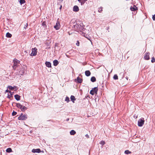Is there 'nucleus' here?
<instances>
[{
	"mask_svg": "<svg viewBox=\"0 0 155 155\" xmlns=\"http://www.w3.org/2000/svg\"><path fill=\"white\" fill-rule=\"evenodd\" d=\"M74 28L75 30L77 31H81L84 28V26L82 23L80 24L78 23L74 25Z\"/></svg>",
	"mask_w": 155,
	"mask_h": 155,
	"instance_id": "f257e3e1",
	"label": "nucleus"
},
{
	"mask_svg": "<svg viewBox=\"0 0 155 155\" xmlns=\"http://www.w3.org/2000/svg\"><path fill=\"white\" fill-rule=\"evenodd\" d=\"M19 61L16 59H15L13 60L14 65L13 66V69H15L16 68L18 64L19 63Z\"/></svg>",
	"mask_w": 155,
	"mask_h": 155,
	"instance_id": "f03ea898",
	"label": "nucleus"
},
{
	"mask_svg": "<svg viewBox=\"0 0 155 155\" xmlns=\"http://www.w3.org/2000/svg\"><path fill=\"white\" fill-rule=\"evenodd\" d=\"M98 90L97 88V87H95L92 89L90 91V93L92 95H94V94H97Z\"/></svg>",
	"mask_w": 155,
	"mask_h": 155,
	"instance_id": "7ed1b4c3",
	"label": "nucleus"
},
{
	"mask_svg": "<svg viewBox=\"0 0 155 155\" xmlns=\"http://www.w3.org/2000/svg\"><path fill=\"white\" fill-rule=\"evenodd\" d=\"M144 119L143 118L140 119L138 121V125L139 127H142L144 124Z\"/></svg>",
	"mask_w": 155,
	"mask_h": 155,
	"instance_id": "20e7f679",
	"label": "nucleus"
},
{
	"mask_svg": "<svg viewBox=\"0 0 155 155\" xmlns=\"http://www.w3.org/2000/svg\"><path fill=\"white\" fill-rule=\"evenodd\" d=\"M27 118V115L26 114H21L18 117L19 120H25Z\"/></svg>",
	"mask_w": 155,
	"mask_h": 155,
	"instance_id": "39448f33",
	"label": "nucleus"
},
{
	"mask_svg": "<svg viewBox=\"0 0 155 155\" xmlns=\"http://www.w3.org/2000/svg\"><path fill=\"white\" fill-rule=\"evenodd\" d=\"M37 49L36 48H32V52L30 54L31 56H35L37 54Z\"/></svg>",
	"mask_w": 155,
	"mask_h": 155,
	"instance_id": "423d86ee",
	"label": "nucleus"
},
{
	"mask_svg": "<svg viewBox=\"0 0 155 155\" xmlns=\"http://www.w3.org/2000/svg\"><path fill=\"white\" fill-rule=\"evenodd\" d=\"M60 27L61 25L59 21L58 20L55 25L54 26V27L56 30H58L60 28Z\"/></svg>",
	"mask_w": 155,
	"mask_h": 155,
	"instance_id": "0eeeda50",
	"label": "nucleus"
},
{
	"mask_svg": "<svg viewBox=\"0 0 155 155\" xmlns=\"http://www.w3.org/2000/svg\"><path fill=\"white\" fill-rule=\"evenodd\" d=\"M150 53L149 52H147L145 54L144 56V59L146 60H149L150 59L149 57Z\"/></svg>",
	"mask_w": 155,
	"mask_h": 155,
	"instance_id": "6e6552de",
	"label": "nucleus"
},
{
	"mask_svg": "<svg viewBox=\"0 0 155 155\" xmlns=\"http://www.w3.org/2000/svg\"><path fill=\"white\" fill-rule=\"evenodd\" d=\"M41 151L40 149H33L32 150V152L34 153H39L41 152Z\"/></svg>",
	"mask_w": 155,
	"mask_h": 155,
	"instance_id": "1a4fd4ad",
	"label": "nucleus"
},
{
	"mask_svg": "<svg viewBox=\"0 0 155 155\" xmlns=\"http://www.w3.org/2000/svg\"><path fill=\"white\" fill-rule=\"evenodd\" d=\"M73 10L74 12H77L79 11V8L78 6L77 5H75L73 8Z\"/></svg>",
	"mask_w": 155,
	"mask_h": 155,
	"instance_id": "9d476101",
	"label": "nucleus"
},
{
	"mask_svg": "<svg viewBox=\"0 0 155 155\" xmlns=\"http://www.w3.org/2000/svg\"><path fill=\"white\" fill-rule=\"evenodd\" d=\"M45 64L46 67L48 68L51 67V64L50 62L46 61V62Z\"/></svg>",
	"mask_w": 155,
	"mask_h": 155,
	"instance_id": "9b49d317",
	"label": "nucleus"
},
{
	"mask_svg": "<svg viewBox=\"0 0 155 155\" xmlns=\"http://www.w3.org/2000/svg\"><path fill=\"white\" fill-rule=\"evenodd\" d=\"M77 80L78 83H81L82 82V79H81L80 78L78 77L77 78Z\"/></svg>",
	"mask_w": 155,
	"mask_h": 155,
	"instance_id": "f8f14e48",
	"label": "nucleus"
},
{
	"mask_svg": "<svg viewBox=\"0 0 155 155\" xmlns=\"http://www.w3.org/2000/svg\"><path fill=\"white\" fill-rule=\"evenodd\" d=\"M130 9L132 11H135L137 10V8L136 6L134 5L133 7H131Z\"/></svg>",
	"mask_w": 155,
	"mask_h": 155,
	"instance_id": "ddd939ff",
	"label": "nucleus"
},
{
	"mask_svg": "<svg viewBox=\"0 0 155 155\" xmlns=\"http://www.w3.org/2000/svg\"><path fill=\"white\" fill-rule=\"evenodd\" d=\"M14 97H15V98L16 100L17 101H19L20 100V96H19V95L18 94L15 95L14 96Z\"/></svg>",
	"mask_w": 155,
	"mask_h": 155,
	"instance_id": "4468645a",
	"label": "nucleus"
},
{
	"mask_svg": "<svg viewBox=\"0 0 155 155\" xmlns=\"http://www.w3.org/2000/svg\"><path fill=\"white\" fill-rule=\"evenodd\" d=\"M85 75L88 77L90 75L91 72L89 71H86L85 72Z\"/></svg>",
	"mask_w": 155,
	"mask_h": 155,
	"instance_id": "2eb2a0df",
	"label": "nucleus"
},
{
	"mask_svg": "<svg viewBox=\"0 0 155 155\" xmlns=\"http://www.w3.org/2000/svg\"><path fill=\"white\" fill-rule=\"evenodd\" d=\"M53 64L54 66H57L58 64V61L57 60H55L53 61Z\"/></svg>",
	"mask_w": 155,
	"mask_h": 155,
	"instance_id": "dca6fc26",
	"label": "nucleus"
},
{
	"mask_svg": "<svg viewBox=\"0 0 155 155\" xmlns=\"http://www.w3.org/2000/svg\"><path fill=\"white\" fill-rule=\"evenodd\" d=\"M71 100L73 103L74 102V101L76 100L75 97L73 95H71L70 97Z\"/></svg>",
	"mask_w": 155,
	"mask_h": 155,
	"instance_id": "f3484780",
	"label": "nucleus"
},
{
	"mask_svg": "<svg viewBox=\"0 0 155 155\" xmlns=\"http://www.w3.org/2000/svg\"><path fill=\"white\" fill-rule=\"evenodd\" d=\"M21 70L19 71V73L21 75H22L24 73V69L23 68H21Z\"/></svg>",
	"mask_w": 155,
	"mask_h": 155,
	"instance_id": "a211bd4d",
	"label": "nucleus"
},
{
	"mask_svg": "<svg viewBox=\"0 0 155 155\" xmlns=\"http://www.w3.org/2000/svg\"><path fill=\"white\" fill-rule=\"evenodd\" d=\"M42 25L44 28V29H45L47 27V26L46 25V22L45 21H43L42 23Z\"/></svg>",
	"mask_w": 155,
	"mask_h": 155,
	"instance_id": "6ab92c4d",
	"label": "nucleus"
},
{
	"mask_svg": "<svg viewBox=\"0 0 155 155\" xmlns=\"http://www.w3.org/2000/svg\"><path fill=\"white\" fill-rule=\"evenodd\" d=\"M91 80L92 82H94L96 81V78L94 76L92 77L91 79Z\"/></svg>",
	"mask_w": 155,
	"mask_h": 155,
	"instance_id": "aec40b11",
	"label": "nucleus"
},
{
	"mask_svg": "<svg viewBox=\"0 0 155 155\" xmlns=\"http://www.w3.org/2000/svg\"><path fill=\"white\" fill-rule=\"evenodd\" d=\"M76 132L74 130H72L70 132V134L71 135H74L76 134Z\"/></svg>",
	"mask_w": 155,
	"mask_h": 155,
	"instance_id": "412c9836",
	"label": "nucleus"
},
{
	"mask_svg": "<svg viewBox=\"0 0 155 155\" xmlns=\"http://www.w3.org/2000/svg\"><path fill=\"white\" fill-rule=\"evenodd\" d=\"M27 109V107H26L25 106L22 105V107H21V110L23 111H24L25 110H26Z\"/></svg>",
	"mask_w": 155,
	"mask_h": 155,
	"instance_id": "4be33fe9",
	"label": "nucleus"
},
{
	"mask_svg": "<svg viewBox=\"0 0 155 155\" xmlns=\"http://www.w3.org/2000/svg\"><path fill=\"white\" fill-rule=\"evenodd\" d=\"M6 152L8 153H10L12 151V149L10 148H8L6 150Z\"/></svg>",
	"mask_w": 155,
	"mask_h": 155,
	"instance_id": "5701e85b",
	"label": "nucleus"
},
{
	"mask_svg": "<svg viewBox=\"0 0 155 155\" xmlns=\"http://www.w3.org/2000/svg\"><path fill=\"white\" fill-rule=\"evenodd\" d=\"M12 36V35L9 32L7 33L6 34V37L7 38H11Z\"/></svg>",
	"mask_w": 155,
	"mask_h": 155,
	"instance_id": "b1692460",
	"label": "nucleus"
},
{
	"mask_svg": "<svg viewBox=\"0 0 155 155\" xmlns=\"http://www.w3.org/2000/svg\"><path fill=\"white\" fill-rule=\"evenodd\" d=\"M16 107L21 109V107H22V105H21L20 104L18 103L16 104Z\"/></svg>",
	"mask_w": 155,
	"mask_h": 155,
	"instance_id": "393cba45",
	"label": "nucleus"
},
{
	"mask_svg": "<svg viewBox=\"0 0 155 155\" xmlns=\"http://www.w3.org/2000/svg\"><path fill=\"white\" fill-rule=\"evenodd\" d=\"M124 153L126 154H128L131 153V152L129 150H126L125 151Z\"/></svg>",
	"mask_w": 155,
	"mask_h": 155,
	"instance_id": "a878e982",
	"label": "nucleus"
},
{
	"mask_svg": "<svg viewBox=\"0 0 155 155\" xmlns=\"http://www.w3.org/2000/svg\"><path fill=\"white\" fill-rule=\"evenodd\" d=\"M113 78L114 80H117L118 79V77L117 75L115 74L113 77Z\"/></svg>",
	"mask_w": 155,
	"mask_h": 155,
	"instance_id": "bb28decb",
	"label": "nucleus"
},
{
	"mask_svg": "<svg viewBox=\"0 0 155 155\" xmlns=\"http://www.w3.org/2000/svg\"><path fill=\"white\" fill-rule=\"evenodd\" d=\"M25 0H20V3L21 5L22 4H24L25 3Z\"/></svg>",
	"mask_w": 155,
	"mask_h": 155,
	"instance_id": "cd10ccee",
	"label": "nucleus"
},
{
	"mask_svg": "<svg viewBox=\"0 0 155 155\" xmlns=\"http://www.w3.org/2000/svg\"><path fill=\"white\" fill-rule=\"evenodd\" d=\"M65 101H66L67 102H68L70 101L69 98L68 97H66L65 98Z\"/></svg>",
	"mask_w": 155,
	"mask_h": 155,
	"instance_id": "c85d7f7f",
	"label": "nucleus"
},
{
	"mask_svg": "<svg viewBox=\"0 0 155 155\" xmlns=\"http://www.w3.org/2000/svg\"><path fill=\"white\" fill-rule=\"evenodd\" d=\"M8 88L9 90H13L14 89V87H13L12 86H8Z\"/></svg>",
	"mask_w": 155,
	"mask_h": 155,
	"instance_id": "c756f323",
	"label": "nucleus"
},
{
	"mask_svg": "<svg viewBox=\"0 0 155 155\" xmlns=\"http://www.w3.org/2000/svg\"><path fill=\"white\" fill-rule=\"evenodd\" d=\"M151 62L152 63H153L155 62V58L154 57H153L152 58V59L151 60Z\"/></svg>",
	"mask_w": 155,
	"mask_h": 155,
	"instance_id": "7c9ffc66",
	"label": "nucleus"
},
{
	"mask_svg": "<svg viewBox=\"0 0 155 155\" xmlns=\"http://www.w3.org/2000/svg\"><path fill=\"white\" fill-rule=\"evenodd\" d=\"M105 143L104 141L102 140L101 141L100 143L102 145H103L105 144Z\"/></svg>",
	"mask_w": 155,
	"mask_h": 155,
	"instance_id": "2f4dec72",
	"label": "nucleus"
},
{
	"mask_svg": "<svg viewBox=\"0 0 155 155\" xmlns=\"http://www.w3.org/2000/svg\"><path fill=\"white\" fill-rule=\"evenodd\" d=\"M102 11V8H99L98 11L99 12H101Z\"/></svg>",
	"mask_w": 155,
	"mask_h": 155,
	"instance_id": "473e14b6",
	"label": "nucleus"
},
{
	"mask_svg": "<svg viewBox=\"0 0 155 155\" xmlns=\"http://www.w3.org/2000/svg\"><path fill=\"white\" fill-rule=\"evenodd\" d=\"M17 114V113L16 112L13 111L12 113V115L13 116H15Z\"/></svg>",
	"mask_w": 155,
	"mask_h": 155,
	"instance_id": "72a5a7b5",
	"label": "nucleus"
},
{
	"mask_svg": "<svg viewBox=\"0 0 155 155\" xmlns=\"http://www.w3.org/2000/svg\"><path fill=\"white\" fill-rule=\"evenodd\" d=\"M79 2L81 3V5H82L84 4L85 2L84 1H81V2Z\"/></svg>",
	"mask_w": 155,
	"mask_h": 155,
	"instance_id": "f704fd0d",
	"label": "nucleus"
},
{
	"mask_svg": "<svg viewBox=\"0 0 155 155\" xmlns=\"http://www.w3.org/2000/svg\"><path fill=\"white\" fill-rule=\"evenodd\" d=\"M5 91H6V92H9V93H11V95H12V94L11 93V91H9V90H6Z\"/></svg>",
	"mask_w": 155,
	"mask_h": 155,
	"instance_id": "c9c22d12",
	"label": "nucleus"
},
{
	"mask_svg": "<svg viewBox=\"0 0 155 155\" xmlns=\"http://www.w3.org/2000/svg\"><path fill=\"white\" fill-rule=\"evenodd\" d=\"M152 19L153 20L155 21V15H154L153 16Z\"/></svg>",
	"mask_w": 155,
	"mask_h": 155,
	"instance_id": "e433bc0d",
	"label": "nucleus"
},
{
	"mask_svg": "<svg viewBox=\"0 0 155 155\" xmlns=\"http://www.w3.org/2000/svg\"><path fill=\"white\" fill-rule=\"evenodd\" d=\"M28 25V24H27H27H26V25H25V26H24V29H26L27 28V27Z\"/></svg>",
	"mask_w": 155,
	"mask_h": 155,
	"instance_id": "4c0bfd02",
	"label": "nucleus"
},
{
	"mask_svg": "<svg viewBox=\"0 0 155 155\" xmlns=\"http://www.w3.org/2000/svg\"><path fill=\"white\" fill-rule=\"evenodd\" d=\"M79 41H78L76 43V45L78 46H79Z\"/></svg>",
	"mask_w": 155,
	"mask_h": 155,
	"instance_id": "58836bf2",
	"label": "nucleus"
},
{
	"mask_svg": "<svg viewBox=\"0 0 155 155\" xmlns=\"http://www.w3.org/2000/svg\"><path fill=\"white\" fill-rule=\"evenodd\" d=\"M13 87H14L13 90H14L15 91H16L17 90V88H16V87L14 86Z\"/></svg>",
	"mask_w": 155,
	"mask_h": 155,
	"instance_id": "ea45409f",
	"label": "nucleus"
},
{
	"mask_svg": "<svg viewBox=\"0 0 155 155\" xmlns=\"http://www.w3.org/2000/svg\"><path fill=\"white\" fill-rule=\"evenodd\" d=\"M85 136L87 138H89V136L87 134H86Z\"/></svg>",
	"mask_w": 155,
	"mask_h": 155,
	"instance_id": "a19ab883",
	"label": "nucleus"
},
{
	"mask_svg": "<svg viewBox=\"0 0 155 155\" xmlns=\"http://www.w3.org/2000/svg\"><path fill=\"white\" fill-rule=\"evenodd\" d=\"M126 79H127V80H128V77H126Z\"/></svg>",
	"mask_w": 155,
	"mask_h": 155,
	"instance_id": "79ce46f5",
	"label": "nucleus"
},
{
	"mask_svg": "<svg viewBox=\"0 0 155 155\" xmlns=\"http://www.w3.org/2000/svg\"><path fill=\"white\" fill-rule=\"evenodd\" d=\"M69 120V118H67V119H66V120L67 121H68Z\"/></svg>",
	"mask_w": 155,
	"mask_h": 155,
	"instance_id": "37998d69",
	"label": "nucleus"
},
{
	"mask_svg": "<svg viewBox=\"0 0 155 155\" xmlns=\"http://www.w3.org/2000/svg\"><path fill=\"white\" fill-rule=\"evenodd\" d=\"M59 1H60L61 2H62L63 1V0H59Z\"/></svg>",
	"mask_w": 155,
	"mask_h": 155,
	"instance_id": "c03bdc74",
	"label": "nucleus"
},
{
	"mask_svg": "<svg viewBox=\"0 0 155 155\" xmlns=\"http://www.w3.org/2000/svg\"><path fill=\"white\" fill-rule=\"evenodd\" d=\"M78 2H81V0H78Z\"/></svg>",
	"mask_w": 155,
	"mask_h": 155,
	"instance_id": "a18cd8bd",
	"label": "nucleus"
},
{
	"mask_svg": "<svg viewBox=\"0 0 155 155\" xmlns=\"http://www.w3.org/2000/svg\"><path fill=\"white\" fill-rule=\"evenodd\" d=\"M55 46H57V44H55Z\"/></svg>",
	"mask_w": 155,
	"mask_h": 155,
	"instance_id": "49530a36",
	"label": "nucleus"
},
{
	"mask_svg": "<svg viewBox=\"0 0 155 155\" xmlns=\"http://www.w3.org/2000/svg\"><path fill=\"white\" fill-rule=\"evenodd\" d=\"M61 8H62V6H61V7H60V9H61Z\"/></svg>",
	"mask_w": 155,
	"mask_h": 155,
	"instance_id": "de8ad7c7",
	"label": "nucleus"
}]
</instances>
